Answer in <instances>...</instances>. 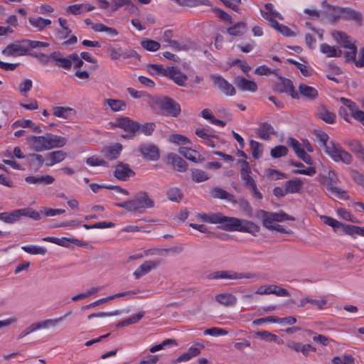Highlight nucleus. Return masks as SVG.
<instances>
[{
    "label": "nucleus",
    "mask_w": 364,
    "mask_h": 364,
    "mask_svg": "<svg viewBox=\"0 0 364 364\" xmlns=\"http://www.w3.org/2000/svg\"><path fill=\"white\" fill-rule=\"evenodd\" d=\"M157 263L154 261H146L134 272L133 275L135 279H139L154 269Z\"/></svg>",
    "instance_id": "c85d7f7f"
},
{
    "label": "nucleus",
    "mask_w": 364,
    "mask_h": 364,
    "mask_svg": "<svg viewBox=\"0 0 364 364\" xmlns=\"http://www.w3.org/2000/svg\"><path fill=\"white\" fill-rule=\"evenodd\" d=\"M127 91H128L129 94L133 98L137 99V98L144 97V100L147 102H150L151 101H154V98L152 97H151L149 95H146L144 92L137 91V90H134V89H132L131 87L128 88Z\"/></svg>",
    "instance_id": "0e129e2a"
},
{
    "label": "nucleus",
    "mask_w": 364,
    "mask_h": 364,
    "mask_svg": "<svg viewBox=\"0 0 364 364\" xmlns=\"http://www.w3.org/2000/svg\"><path fill=\"white\" fill-rule=\"evenodd\" d=\"M331 362L333 364H355V359L351 355L344 353L333 357Z\"/></svg>",
    "instance_id": "49530a36"
},
{
    "label": "nucleus",
    "mask_w": 364,
    "mask_h": 364,
    "mask_svg": "<svg viewBox=\"0 0 364 364\" xmlns=\"http://www.w3.org/2000/svg\"><path fill=\"white\" fill-rule=\"evenodd\" d=\"M261 214L263 220H268V221L274 223V222H284L287 220H294V218L289 216L286 213L283 211H279L277 213H271L267 212L264 210L261 211Z\"/></svg>",
    "instance_id": "f8f14e48"
},
{
    "label": "nucleus",
    "mask_w": 364,
    "mask_h": 364,
    "mask_svg": "<svg viewBox=\"0 0 364 364\" xmlns=\"http://www.w3.org/2000/svg\"><path fill=\"white\" fill-rule=\"evenodd\" d=\"M247 31V26L244 22H239L228 28V34L232 36H240Z\"/></svg>",
    "instance_id": "37998d69"
},
{
    "label": "nucleus",
    "mask_w": 364,
    "mask_h": 364,
    "mask_svg": "<svg viewBox=\"0 0 364 364\" xmlns=\"http://www.w3.org/2000/svg\"><path fill=\"white\" fill-rule=\"evenodd\" d=\"M277 90L280 92L289 94L294 99L299 97V94L295 91L292 82L289 79L282 78L277 85Z\"/></svg>",
    "instance_id": "dca6fc26"
},
{
    "label": "nucleus",
    "mask_w": 364,
    "mask_h": 364,
    "mask_svg": "<svg viewBox=\"0 0 364 364\" xmlns=\"http://www.w3.org/2000/svg\"><path fill=\"white\" fill-rule=\"evenodd\" d=\"M304 186L303 181L299 178L289 180L284 183V191L286 193H299Z\"/></svg>",
    "instance_id": "a878e982"
},
{
    "label": "nucleus",
    "mask_w": 364,
    "mask_h": 364,
    "mask_svg": "<svg viewBox=\"0 0 364 364\" xmlns=\"http://www.w3.org/2000/svg\"><path fill=\"white\" fill-rule=\"evenodd\" d=\"M63 321V318L46 319L42 321L36 322L38 329L55 327Z\"/></svg>",
    "instance_id": "6e6d98bb"
},
{
    "label": "nucleus",
    "mask_w": 364,
    "mask_h": 364,
    "mask_svg": "<svg viewBox=\"0 0 364 364\" xmlns=\"http://www.w3.org/2000/svg\"><path fill=\"white\" fill-rule=\"evenodd\" d=\"M21 249L31 255H43L47 252L46 249L44 247L33 245L23 246L21 247Z\"/></svg>",
    "instance_id": "680f3d73"
},
{
    "label": "nucleus",
    "mask_w": 364,
    "mask_h": 364,
    "mask_svg": "<svg viewBox=\"0 0 364 364\" xmlns=\"http://www.w3.org/2000/svg\"><path fill=\"white\" fill-rule=\"evenodd\" d=\"M28 141H32L33 149L36 151H42L48 150V141L47 134L46 136H31L28 138Z\"/></svg>",
    "instance_id": "f3484780"
},
{
    "label": "nucleus",
    "mask_w": 364,
    "mask_h": 364,
    "mask_svg": "<svg viewBox=\"0 0 364 364\" xmlns=\"http://www.w3.org/2000/svg\"><path fill=\"white\" fill-rule=\"evenodd\" d=\"M250 145L252 151V155L255 159H259L261 157L263 151L262 145L254 140L250 141Z\"/></svg>",
    "instance_id": "bf43d9fd"
},
{
    "label": "nucleus",
    "mask_w": 364,
    "mask_h": 364,
    "mask_svg": "<svg viewBox=\"0 0 364 364\" xmlns=\"http://www.w3.org/2000/svg\"><path fill=\"white\" fill-rule=\"evenodd\" d=\"M177 4L183 6L195 7L200 5H209L208 0H173Z\"/></svg>",
    "instance_id": "de8ad7c7"
},
{
    "label": "nucleus",
    "mask_w": 364,
    "mask_h": 364,
    "mask_svg": "<svg viewBox=\"0 0 364 364\" xmlns=\"http://www.w3.org/2000/svg\"><path fill=\"white\" fill-rule=\"evenodd\" d=\"M191 176L193 181L197 183L207 181L209 178V176L204 171L200 169L192 170Z\"/></svg>",
    "instance_id": "052dcab7"
},
{
    "label": "nucleus",
    "mask_w": 364,
    "mask_h": 364,
    "mask_svg": "<svg viewBox=\"0 0 364 364\" xmlns=\"http://www.w3.org/2000/svg\"><path fill=\"white\" fill-rule=\"evenodd\" d=\"M176 343L173 339H166L163 341L161 343L156 344L154 346H152L149 349V352L151 353H156L157 351L161 350L165 348L166 346H176Z\"/></svg>",
    "instance_id": "e2e57ef3"
},
{
    "label": "nucleus",
    "mask_w": 364,
    "mask_h": 364,
    "mask_svg": "<svg viewBox=\"0 0 364 364\" xmlns=\"http://www.w3.org/2000/svg\"><path fill=\"white\" fill-rule=\"evenodd\" d=\"M195 134L202 139L206 145L214 147L215 144L212 141L211 139L214 137V135L205 128H198L196 130Z\"/></svg>",
    "instance_id": "c9c22d12"
},
{
    "label": "nucleus",
    "mask_w": 364,
    "mask_h": 364,
    "mask_svg": "<svg viewBox=\"0 0 364 364\" xmlns=\"http://www.w3.org/2000/svg\"><path fill=\"white\" fill-rule=\"evenodd\" d=\"M29 166L34 171H38L44 163V159L42 155L38 154H31L28 156Z\"/></svg>",
    "instance_id": "72a5a7b5"
},
{
    "label": "nucleus",
    "mask_w": 364,
    "mask_h": 364,
    "mask_svg": "<svg viewBox=\"0 0 364 364\" xmlns=\"http://www.w3.org/2000/svg\"><path fill=\"white\" fill-rule=\"evenodd\" d=\"M241 168H240V175L242 179L245 182V186L247 188H249L254 185H255V181L250 176V166L248 162L245 160H241L239 161Z\"/></svg>",
    "instance_id": "2eb2a0df"
},
{
    "label": "nucleus",
    "mask_w": 364,
    "mask_h": 364,
    "mask_svg": "<svg viewBox=\"0 0 364 364\" xmlns=\"http://www.w3.org/2000/svg\"><path fill=\"white\" fill-rule=\"evenodd\" d=\"M25 181L28 183L31 184H40L43 186H46L49 184H52L55 181L54 177L50 175H44V176H28L25 178Z\"/></svg>",
    "instance_id": "412c9836"
},
{
    "label": "nucleus",
    "mask_w": 364,
    "mask_h": 364,
    "mask_svg": "<svg viewBox=\"0 0 364 364\" xmlns=\"http://www.w3.org/2000/svg\"><path fill=\"white\" fill-rule=\"evenodd\" d=\"M257 133L260 139L268 140L274 133V129L270 124L266 123L259 127Z\"/></svg>",
    "instance_id": "c03bdc74"
},
{
    "label": "nucleus",
    "mask_w": 364,
    "mask_h": 364,
    "mask_svg": "<svg viewBox=\"0 0 364 364\" xmlns=\"http://www.w3.org/2000/svg\"><path fill=\"white\" fill-rule=\"evenodd\" d=\"M0 220L6 223H14L18 220V210L0 213Z\"/></svg>",
    "instance_id": "603ef678"
},
{
    "label": "nucleus",
    "mask_w": 364,
    "mask_h": 364,
    "mask_svg": "<svg viewBox=\"0 0 364 364\" xmlns=\"http://www.w3.org/2000/svg\"><path fill=\"white\" fill-rule=\"evenodd\" d=\"M168 161L177 171L183 172L187 169L186 162L176 154H168Z\"/></svg>",
    "instance_id": "b1692460"
},
{
    "label": "nucleus",
    "mask_w": 364,
    "mask_h": 364,
    "mask_svg": "<svg viewBox=\"0 0 364 364\" xmlns=\"http://www.w3.org/2000/svg\"><path fill=\"white\" fill-rule=\"evenodd\" d=\"M336 212L339 218L348 222L356 223L358 220L348 210L345 208H339L336 210Z\"/></svg>",
    "instance_id": "5fc2aeb1"
},
{
    "label": "nucleus",
    "mask_w": 364,
    "mask_h": 364,
    "mask_svg": "<svg viewBox=\"0 0 364 364\" xmlns=\"http://www.w3.org/2000/svg\"><path fill=\"white\" fill-rule=\"evenodd\" d=\"M50 58L56 61L59 67L63 68L65 69H70L73 64V61L70 58V55H69L66 58H63L60 53L53 52L50 54Z\"/></svg>",
    "instance_id": "c756f323"
},
{
    "label": "nucleus",
    "mask_w": 364,
    "mask_h": 364,
    "mask_svg": "<svg viewBox=\"0 0 364 364\" xmlns=\"http://www.w3.org/2000/svg\"><path fill=\"white\" fill-rule=\"evenodd\" d=\"M164 114L171 117H177L181 112L180 105L175 101L164 98L158 102Z\"/></svg>",
    "instance_id": "423d86ee"
},
{
    "label": "nucleus",
    "mask_w": 364,
    "mask_h": 364,
    "mask_svg": "<svg viewBox=\"0 0 364 364\" xmlns=\"http://www.w3.org/2000/svg\"><path fill=\"white\" fill-rule=\"evenodd\" d=\"M306 304H311L312 306L318 308V309H323L326 306V300L324 298L319 299H311L308 297H304L300 300V306L305 307Z\"/></svg>",
    "instance_id": "58836bf2"
},
{
    "label": "nucleus",
    "mask_w": 364,
    "mask_h": 364,
    "mask_svg": "<svg viewBox=\"0 0 364 364\" xmlns=\"http://www.w3.org/2000/svg\"><path fill=\"white\" fill-rule=\"evenodd\" d=\"M105 105L107 106L113 112L124 111L127 108L126 102L122 100L119 99H106Z\"/></svg>",
    "instance_id": "2f4dec72"
},
{
    "label": "nucleus",
    "mask_w": 364,
    "mask_h": 364,
    "mask_svg": "<svg viewBox=\"0 0 364 364\" xmlns=\"http://www.w3.org/2000/svg\"><path fill=\"white\" fill-rule=\"evenodd\" d=\"M165 77L171 79L176 84L179 86H185L188 80L187 75L182 73L179 69L174 67H168L166 68Z\"/></svg>",
    "instance_id": "9d476101"
},
{
    "label": "nucleus",
    "mask_w": 364,
    "mask_h": 364,
    "mask_svg": "<svg viewBox=\"0 0 364 364\" xmlns=\"http://www.w3.org/2000/svg\"><path fill=\"white\" fill-rule=\"evenodd\" d=\"M325 153L335 162L350 164L353 161L352 156L343 149L338 143L330 141L324 150Z\"/></svg>",
    "instance_id": "20e7f679"
},
{
    "label": "nucleus",
    "mask_w": 364,
    "mask_h": 364,
    "mask_svg": "<svg viewBox=\"0 0 364 364\" xmlns=\"http://www.w3.org/2000/svg\"><path fill=\"white\" fill-rule=\"evenodd\" d=\"M168 141L178 145H186L191 144V140L184 135L173 134L168 136Z\"/></svg>",
    "instance_id": "09e8293b"
},
{
    "label": "nucleus",
    "mask_w": 364,
    "mask_h": 364,
    "mask_svg": "<svg viewBox=\"0 0 364 364\" xmlns=\"http://www.w3.org/2000/svg\"><path fill=\"white\" fill-rule=\"evenodd\" d=\"M263 225L269 230H275L279 232L290 234L291 230H286L282 225L268 221V220H263Z\"/></svg>",
    "instance_id": "3c124183"
},
{
    "label": "nucleus",
    "mask_w": 364,
    "mask_h": 364,
    "mask_svg": "<svg viewBox=\"0 0 364 364\" xmlns=\"http://www.w3.org/2000/svg\"><path fill=\"white\" fill-rule=\"evenodd\" d=\"M122 149L123 146L121 144L114 143L106 146L103 150V153L106 158L109 160H114L119 156Z\"/></svg>",
    "instance_id": "6ab92c4d"
},
{
    "label": "nucleus",
    "mask_w": 364,
    "mask_h": 364,
    "mask_svg": "<svg viewBox=\"0 0 364 364\" xmlns=\"http://www.w3.org/2000/svg\"><path fill=\"white\" fill-rule=\"evenodd\" d=\"M339 100L346 109H348L351 117L364 126V112L359 109L357 105L349 99L341 97Z\"/></svg>",
    "instance_id": "6e6552de"
},
{
    "label": "nucleus",
    "mask_w": 364,
    "mask_h": 364,
    "mask_svg": "<svg viewBox=\"0 0 364 364\" xmlns=\"http://www.w3.org/2000/svg\"><path fill=\"white\" fill-rule=\"evenodd\" d=\"M215 301L224 306H233L237 302V297L232 293L223 292L215 295Z\"/></svg>",
    "instance_id": "aec40b11"
},
{
    "label": "nucleus",
    "mask_w": 364,
    "mask_h": 364,
    "mask_svg": "<svg viewBox=\"0 0 364 364\" xmlns=\"http://www.w3.org/2000/svg\"><path fill=\"white\" fill-rule=\"evenodd\" d=\"M66 153L61 150L49 152L46 156V165L48 166H52L54 164L63 161L66 157Z\"/></svg>",
    "instance_id": "5701e85b"
},
{
    "label": "nucleus",
    "mask_w": 364,
    "mask_h": 364,
    "mask_svg": "<svg viewBox=\"0 0 364 364\" xmlns=\"http://www.w3.org/2000/svg\"><path fill=\"white\" fill-rule=\"evenodd\" d=\"M288 153V149L285 146H277L271 149L270 154L273 158H279L286 156Z\"/></svg>",
    "instance_id": "774afa93"
},
{
    "label": "nucleus",
    "mask_w": 364,
    "mask_h": 364,
    "mask_svg": "<svg viewBox=\"0 0 364 364\" xmlns=\"http://www.w3.org/2000/svg\"><path fill=\"white\" fill-rule=\"evenodd\" d=\"M260 13L262 17L269 22L271 26L279 33L286 36H291L293 35V31H291L290 28L284 25L279 23L277 21L272 18L268 13L264 12L263 10H260Z\"/></svg>",
    "instance_id": "ddd939ff"
},
{
    "label": "nucleus",
    "mask_w": 364,
    "mask_h": 364,
    "mask_svg": "<svg viewBox=\"0 0 364 364\" xmlns=\"http://www.w3.org/2000/svg\"><path fill=\"white\" fill-rule=\"evenodd\" d=\"M140 151L143 156L149 160L158 159L159 154L158 149L152 144H145L140 146Z\"/></svg>",
    "instance_id": "393cba45"
},
{
    "label": "nucleus",
    "mask_w": 364,
    "mask_h": 364,
    "mask_svg": "<svg viewBox=\"0 0 364 364\" xmlns=\"http://www.w3.org/2000/svg\"><path fill=\"white\" fill-rule=\"evenodd\" d=\"M18 210V220L21 216H28L35 220H38L41 219V215L38 212L32 210L31 208H23V209H17Z\"/></svg>",
    "instance_id": "864d4df0"
},
{
    "label": "nucleus",
    "mask_w": 364,
    "mask_h": 364,
    "mask_svg": "<svg viewBox=\"0 0 364 364\" xmlns=\"http://www.w3.org/2000/svg\"><path fill=\"white\" fill-rule=\"evenodd\" d=\"M210 196L214 198L225 199L232 200L233 196L228 193L226 191L220 188H214L210 192Z\"/></svg>",
    "instance_id": "a18cd8bd"
},
{
    "label": "nucleus",
    "mask_w": 364,
    "mask_h": 364,
    "mask_svg": "<svg viewBox=\"0 0 364 364\" xmlns=\"http://www.w3.org/2000/svg\"><path fill=\"white\" fill-rule=\"evenodd\" d=\"M362 18L363 16L360 11L349 7H343V20L353 21L358 24H360Z\"/></svg>",
    "instance_id": "4be33fe9"
},
{
    "label": "nucleus",
    "mask_w": 364,
    "mask_h": 364,
    "mask_svg": "<svg viewBox=\"0 0 364 364\" xmlns=\"http://www.w3.org/2000/svg\"><path fill=\"white\" fill-rule=\"evenodd\" d=\"M92 31L95 32H104L111 37H114L118 35V31L112 27H108L101 23H92Z\"/></svg>",
    "instance_id": "79ce46f5"
},
{
    "label": "nucleus",
    "mask_w": 364,
    "mask_h": 364,
    "mask_svg": "<svg viewBox=\"0 0 364 364\" xmlns=\"http://www.w3.org/2000/svg\"><path fill=\"white\" fill-rule=\"evenodd\" d=\"M111 128H119L127 132L122 136L124 139H132L134 137L139 128V123L127 117H119L109 123Z\"/></svg>",
    "instance_id": "7ed1b4c3"
},
{
    "label": "nucleus",
    "mask_w": 364,
    "mask_h": 364,
    "mask_svg": "<svg viewBox=\"0 0 364 364\" xmlns=\"http://www.w3.org/2000/svg\"><path fill=\"white\" fill-rule=\"evenodd\" d=\"M299 91L302 97L309 100H313L318 96V92L315 87L305 84H300L299 85Z\"/></svg>",
    "instance_id": "7c9ffc66"
},
{
    "label": "nucleus",
    "mask_w": 364,
    "mask_h": 364,
    "mask_svg": "<svg viewBox=\"0 0 364 364\" xmlns=\"http://www.w3.org/2000/svg\"><path fill=\"white\" fill-rule=\"evenodd\" d=\"M319 219L323 224L331 227L334 232H336L338 229H341L343 234L349 235L353 238H356L358 235L364 237V227L341 223L332 217L324 215H319Z\"/></svg>",
    "instance_id": "f257e3e1"
},
{
    "label": "nucleus",
    "mask_w": 364,
    "mask_h": 364,
    "mask_svg": "<svg viewBox=\"0 0 364 364\" xmlns=\"http://www.w3.org/2000/svg\"><path fill=\"white\" fill-rule=\"evenodd\" d=\"M70 243L75 244L77 246H83L86 245L85 242L80 241L74 237H61L60 239V242H58V245L68 247L70 246Z\"/></svg>",
    "instance_id": "69168bd1"
},
{
    "label": "nucleus",
    "mask_w": 364,
    "mask_h": 364,
    "mask_svg": "<svg viewBox=\"0 0 364 364\" xmlns=\"http://www.w3.org/2000/svg\"><path fill=\"white\" fill-rule=\"evenodd\" d=\"M327 20L331 23H335L343 20V7H333L326 14Z\"/></svg>",
    "instance_id": "4c0bfd02"
},
{
    "label": "nucleus",
    "mask_w": 364,
    "mask_h": 364,
    "mask_svg": "<svg viewBox=\"0 0 364 364\" xmlns=\"http://www.w3.org/2000/svg\"><path fill=\"white\" fill-rule=\"evenodd\" d=\"M178 152L193 162L198 163L201 161L199 153L191 148L181 146L178 149Z\"/></svg>",
    "instance_id": "473e14b6"
},
{
    "label": "nucleus",
    "mask_w": 364,
    "mask_h": 364,
    "mask_svg": "<svg viewBox=\"0 0 364 364\" xmlns=\"http://www.w3.org/2000/svg\"><path fill=\"white\" fill-rule=\"evenodd\" d=\"M219 214L220 213H200L197 215V218L205 223L211 224H218L219 222Z\"/></svg>",
    "instance_id": "4d7b16f0"
},
{
    "label": "nucleus",
    "mask_w": 364,
    "mask_h": 364,
    "mask_svg": "<svg viewBox=\"0 0 364 364\" xmlns=\"http://www.w3.org/2000/svg\"><path fill=\"white\" fill-rule=\"evenodd\" d=\"M156 125L153 122H147L144 124H139V128L137 129V132H140L141 133L149 136L154 131Z\"/></svg>",
    "instance_id": "338daca9"
},
{
    "label": "nucleus",
    "mask_w": 364,
    "mask_h": 364,
    "mask_svg": "<svg viewBox=\"0 0 364 364\" xmlns=\"http://www.w3.org/2000/svg\"><path fill=\"white\" fill-rule=\"evenodd\" d=\"M134 175V172L129 168L128 164L120 162L116 165L114 176L118 180L124 181Z\"/></svg>",
    "instance_id": "9b49d317"
},
{
    "label": "nucleus",
    "mask_w": 364,
    "mask_h": 364,
    "mask_svg": "<svg viewBox=\"0 0 364 364\" xmlns=\"http://www.w3.org/2000/svg\"><path fill=\"white\" fill-rule=\"evenodd\" d=\"M235 82L237 87L242 91L255 92L257 90V85L252 80H247L243 77H237Z\"/></svg>",
    "instance_id": "a211bd4d"
},
{
    "label": "nucleus",
    "mask_w": 364,
    "mask_h": 364,
    "mask_svg": "<svg viewBox=\"0 0 364 364\" xmlns=\"http://www.w3.org/2000/svg\"><path fill=\"white\" fill-rule=\"evenodd\" d=\"M141 47L149 52H156L160 49V43L151 39H144L141 41Z\"/></svg>",
    "instance_id": "8fccbe9b"
},
{
    "label": "nucleus",
    "mask_w": 364,
    "mask_h": 364,
    "mask_svg": "<svg viewBox=\"0 0 364 364\" xmlns=\"http://www.w3.org/2000/svg\"><path fill=\"white\" fill-rule=\"evenodd\" d=\"M292 165L297 168L293 171L294 174H303L308 176H312L316 173V170L314 167L311 166L309 168H305L303 164L300 162H292Z\"/></svg>",
    "instance_id": "ea45409f"
},
{
    "label": "nucleus",
    "mask_w": 364,
    "mask_h": 364,
    "mask_svg": "<svg viewBox=\"0 0 364 364\" xmlns=\"http://www.w3.org/2000/svg\"><path fill=\"white\" fill-rule=\"evenodd\" d=\"M305 332L309 335H311L312 340L322 346H327L331 342L333 341V339L323 334L314 333V332L310 329L305 330Z\"/></svg>",
    "instance_id": "a19ab883"
},
{
    "label": "nucleus",
    "mask_w": 364,
    "mask_h": 364,
    "mask_svg": "<svg viewBox=\"0 0 364 364\" xmlns=\"http://www.w3.org/2000/svg\"><path fill=\"white\" fill-rule=\"evenodd\" d=\"M240 219L236 218L226 217L222 214H219V222L223 229L228 231H237Z\"/></svg>",
    "instance_id": "4468645a"
},
{
    "label": "nucleus",
    "mask_w": 364,
    "mask_h": 364,
    "mask_svg": "<svg viewBox=\"0 0 364 364\" xmlns=\"http://www.w3.org/2000/svg\"><path fill=\"white\" fill-rule=\"evenodd\" d=\"M154 204V200L149 198L146 193L141 192L132 200L117 203L116 205L136 214L141 213L143 209L152 208Z\"/></svg>",
    "instance_id": "f03ea898"
},
{
    "label": "nucleus",
    "mask_w": 364,
    "mask_h": 364,
    "mask_svg": "<svg viewBox=\"0 0 364 364\" xmlns=\"http://www.w3.org/2000/svg\"><path fill=\"white\" fill-rule=\"evenodd\" d=\"M319 50L326 58H338L342 54L341 49L325 43L320 45Z\"/></svg>",
    "instance_id": "bb28decb"
},
{
    "label": "nucleus",
    "mask_w": 364,
    "mask_h": 364,
    "mask_svg": "<svg viewBox=\"0 0 364 364\" xmlns=\"http://www.w3.org/2000/svg\"><path fill=\"white\" fill-rule=\"evenodd\" d=\"M318 117L328 124H333L336 120V114L327 109H321L318 113Z\"/></svg>",
    "instance_id": "13d9d810"
},
{
    "label": "nucleus",
    "mask_w": 364,
    "mask_h": 364,
    "mask_svg": "<svg viewBox=\"0 0 364 364\" xmlns=\"http://www.w3.org/2000/svg\"><path fill=\"white\" fill-rule=\"evenodd\" d=\"M28 52L26 40L9 44L3 50L2 54L6 56H19L27 55Z\"/></svg>",
    "instance_id": "39448f33"
},
{
    "label": "nucleus",
    "mask_w": 364,
    "mask_h": 364,
    "mask_svg": "<svg viewBox=\"0 0 364 364\" xmlns=\"http://www.w3.org/2000/svg\"><path fill=\"white\" fill-rule=\"evenodd\" d=\"M124 7L127 9H136L135 4L132 0H112L111 2V10L116 11L119 9Z\"/></svg>",
    "instance_id": "e433bc0d"
},
{
    "label": "nucleus",
    "mask_w": 364,
    "mask_h": 364,
    "mask_svg": "<svg viewBox=\"0 0 364 364\" xmlns=\"http://www.w3.org/2000/svg\"><path fill=\"white\" fill-rule=\"evenodd\" d=\"M48 137V146L49 149L53 148H58L63 146L66 142L67 140L65 137L54 135L53 134H47Z\"/></svg>",
    "instance_id": "f704fd0d"
},
{
    "label": "nucleus",
    "mask_w": 364,
    "mask_h": 364,
    "mask_svg": "<svg viewBox=\"0 0 364 364\" xmlns=\"http://www.w3.org/2000/svg\"><path fill=\"white\" fill-rule=\"evenodd\" d=\"M212 79L215 87L227 96H233L235 95V89L232 85L219 75H213Z\"/></svg>",
    "instance_id": "0eeeda50"
},
{
    "label": "nucleus",
    "mask_w": 364,
    "mask_h": 364,
    "mask_svg": "<svg viewBox=\"0 0 364 364\" xmlns=\"http://www.w3.org/2000/svg\"><path fill=\"white\" fill-rule=\"evenodd\" d=\"M259 230V228L257 225L251 221L244 220H240L237 230L239 232H248L252 235H256Z\"/></svg>",
    "instance_id": "cd10ccee"
},
{
    "label": "nucleus",
    "mask_w": 364,
    "mask_h": 364,
    "mask_svg": "<svg viewBox=\"0 0 364 364\" xmlns=\"http://www.w3.org/2000/svg\"><path fill=\"white\" fill-rule=\"evenodd\" d=\"M287 144L293 149L297 156L304 151L309 153L314 151V148L308 140H303L301 142H299L294 138H289L287 139Z\"/></svg>",
    "instance_id": "1a4fd4ad"
}]
</instances>
